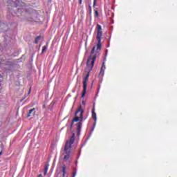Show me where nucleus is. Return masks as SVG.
<instances>
[{"label": "nucleus", "mask_w": 177, "mask_h": 177, "mask_svg": "<svg viewBox=\"0 0 177 177\" xmlns=\"http://www.w3.org/2000/svg\"><path fill=\"white\" fill-rule=\"evenodd\" d=\"M75 118L72 120L71 124V128H73V125H74L75 122H77L76 124L77 127V135H80L81 133V129L82 128V121H84V110H82V106H80L77 111L75 113ZM78 121H80L78 122Z\"/></svg>", "instance_id": "obj_2"}, {"label": "nucleus", "mask_w": 177, "mask_h": 177, "mask_svg": "<svg viewBox=\"0 0 177 177\" xmlns=\"http://www.w3.org/2000/svg\"><path fill=\"white\" fill-rule=\"evenodd\" d=\"M91 113H92V118H93V120H94V125H93V128L91 129L90 135H92V133H93V131H95V127L96 126V121L97 120V118H96V113L95 112V108L92 109Z\"/></svg>", "instance_id": "obj_5"}, {"label": "nucleus", "mask_w": 177, "mask_h": 177, "mask_svg": "<svg viewBox=\"0 0 177 177\" xmlns=\"http://www.w3.org/2000/svg\"><path fill=\"white\" fill-rule=\"evenodd\" d=\"M49 169V164H47L44 167V175L48 174V170Z\"/></svg>", "instance_id": "obj_8"}, {"label": "nucleus", "mask_w": 177, "mask_h": 177, "mask_svg": "<svg viewBox=\"0 0 177 177\" xmlns=\"http://www.w3.org/2000/svg\"><path fill=\"white\" fill-rule=\"evenodd\" d=\"M47 48L48 47H46V46H44L42 47L41 53H44V52H46Z\"/></svg>", "instance_id": "obj_10"}, {"label": "nucleus", "mask_w": 177, "mask_h": 177, "mask_svg": "<svg viewBox=\"0 0 177 177\" xmlns=\"http://www.w3.org/2000/svg\"><path fill=\"white\" fill-rule=\"evenodd\" d=\"M96 30H97L96 40L97 41L96 48H97V50H100V49H102V38H103V30L102 29V26L97 24L96 26Z\"/></svg>", "instance_id": "obj_4"}, {"label": "nucleus", "mask_w": 177, "mask_h": 177, "mask_svg": "<svg viewBox=\"0 0 177 177\" xmlns=\"http://www.w3.org/2000/svg\"><path fill=\"white\" fill-rule=\"evenodd\" d=\"M41 39V36H37L35 39V44H38L39 41Z\"/></svg>", "instance_id": "obj_9"}, {"label": "nucleus", "mask_w": 177, "mask_h": 177, "mask_svg": "<svg viewBox=\"0 0 177 177\" xmlns=\"http://www.w3.org/2000/svg\"><path fill=\"white\" fill-rule=\"evenodd\" d=\"M53 104H54L53 102H51L50 106H51V107H53Z\"/></svg>", "instance_id": "obj_16"}, {"label": "nucleus", "mask_w": 177, "mask_h": 177, "mask_svg": "<svg viewBox=\"0 0 177 177\" xmlns=\"http://www.w3.org/2000/svg\"><path fill=\"white\" fill-rule=\"evenodd\" d=\"M75 142V134L73 133L69 140H66L64 148V161H68L71 156V145Z\"/></svg>", "instance_id": "obj_3"}, {"label": "nucleus", "mask_w": 177, "mask_h": 177, "mask_svg": "<svg viewBox=\"0 0 177 177\" xmlns=\"http://www.w3.org/2000/svg\"><path fill=\"white\" fill-rule=\"evenodd\" d=\"M0 156H2V151L0 152Z\"/></svg>", "instance_id": "obj_18"}, {"label": "nucleus", "mask_w": 177, "mask_h": 177, "mask_svg": "<svg viewBox=\"0 0 177 177\" xmlns=\"http://www.w3.org/2000/svg\"><path fill=\"white\" fill-rule=\"evenodd\" d=\"M95 13L96 17H99V12H97V10H95Z\"/></svg>", "instance_id": "obj_11"}, {"label": "nucleus", "mask_w": 177, "mask_h": 177, "mask_svg": "<svg viewBox=\"0 0 177 177\" xmlns=\"http://www.w3.org/2000/svg\"><path fill=\"white\" fill-rule=\"evenodd\" d=\"M66 165H63L62 166V177H66Z\"/></svg>", "instance_id": "obj_7"}, {"label": "nucleus", "mask_w": 177, "mask_h": 177, "mask_svg": "<svg viewBox=\"0 0 177 177\" xmlns=\"http://www.w3.org/2000/svg\"><path fill=\"white\" fill-rule=\"evenodd\" d=\"M79 3H80V5H82V0H80Z\"/></svg>", "instance_id": "obj_14"}, {"label": "nucleus", "mask_w": 177, "mask_h": 177, "mask_svg": "<svg viewBox=\"0 0 177 177\" xmlns=\"http://www.w3.org/2000/svg\"><path fill=\"white\" fill-rule=\"evenodd\" d=\"M42 107H43V109H46V105L44 104Z\"/></svg>", "instance_id": "obj_15"}, {"label": "nucleus", "mask_w": 177, "mask_h": 177, "mask_svg": "<svg viewBox=\"0 0 177 177\" xmlns=\"http://www.w3.org/2000/svg\"><path fill=\"white\" fill-rule=\"evenodd\" d=\"M31 115H35V108H32V109L29 110L28 115H26V118H29Z\"/></svg>", "instance_id": "obj_6"}, {"label": "nucleus", "mask_w": 177, "mask_h": 177, "mask_svg": "<svg viewBox=\"0 0 177 177\" xmlns=\"http://www.w3.org/2000/svg\"><path fill=\"white\" fill-rule=\"evenodd\" d=\"M38 177H42V174H39Z\"/></svg>", "instance_id": "obj_17"}, {"label": "nucleus", "mask_w": 177, "mask_h": 177, "mask_svg": "<svg viewBox=\"0 0 177 177\" xmlns=\"http://www.w3.org/2000/svg\"><path fill=\"white\" fill-rule=\"evenodd\" d=\"M96 6V0H94L93 1V6Z\"/></svg>", "instance_id": "obj_12"}, {"label": "nucleus", "mask_w": 177, "mask_h": 177, "mask_svg": "<svg viewBox=\"0 0 177 177\" xmlns=\"http://www.w3.org/2000/svg\"><path fill=\"white\" fill-rule=\"evenodd\" d=\"M95 49H96V46L93 47L91 53V55L88 57L87 62H86V71H87V74L83 79V91L82 93V97L84 99L85 97V95H86V86H87V82L89 80V74L91 73V71H92L93 68V66H95V62L96 60V57L97 56L96 54L92 57V55L95 53Z\"/></svg>", "instance_id": "obj_1"}, {"label": "nucleus", "mask_w": 177, "mask_h": 177, "mask_svg": "<svg viewBox=\"0 0 177 177\" xmlns=\"http://www.w3.org/2000/svg\"><path fill=\"white\" fill-rule=\"evenodd\" d=\"M75 175H77V172L75 171V172H73V177H75Z\"/></svg>", "instance_id": "obj_13"}]
</instances>
